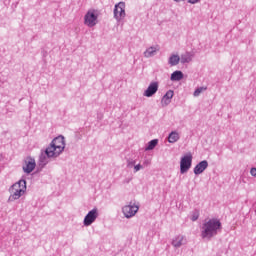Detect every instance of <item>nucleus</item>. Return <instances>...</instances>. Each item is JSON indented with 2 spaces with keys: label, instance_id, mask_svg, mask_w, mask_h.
I'll list each match as a JSON object with an SVG mask.
<instances>
[{
  "label": "nucleus",
  "instance_id": "f257e3e1",
  "mask_svg": "<svg viewBox=\"0 0 256 256\" xmlns=\"http://www.w3.org/2000/svg\"><path fill=\"white\" fill-rule=\"evenodd\" d=\"M65 149V141L63 137L54 138L48 148H46V155L48 157H57Z\"/></svg>",
  "mask_w": 256,
  "mask_h": 256
},
{
  "label": "nucleus",
  "instance_id": "f03ea898",
  "mask_svg": "<svg viewBox=\"0 0 256 256\" xmlns=\"http://www.w3.org/2000/svg\"><path fill=\"white\" fill-rule=\"evenodd\" d=\"M220 227V221H218L217 219H211L210 221L203 224V231L201 232V237L212 238L214 235H217V230H219Z\"/></svg>",
  "mask_w": 256,
  "mask_h": 256
},
{
  "label": "nucleus",
  "instance_id": "7ed1b4c3",
  "mask_svg": "<svg viewBox=\"0 0 256 256\" xmlns=\"http://www.w3.org/2000/svg\"><path fill=\"white\" fill-rule=\"evenodd\" d=\"M26 192V181L20 180L10 188V200H18Z\"/></svg>",
  "mask_w": 256,
  "mask_h": 256
},
{
  "label": "nucleus",
  "instance_id": "20e7f679",
  "mask_svg": "<svg viewBox=\"0 0 256 256\" xmlns=\"http://www.w3.org/2000/svg\"><path fill=\"white\" fill-rule=\"evenodd\" d=\"M97 12L95 10H90L84 16V25L87 27H95L97 25Z\"/></svg>",
  "mask_w": 256,
  "mask_h": 256
},
{
  "label": "nucleus",
  "instance_id": "39448f33",
  "mask_svg": "<svg viewBox=\"0 0 256 256\" xmlns=\"http://www.w3.org/2000/svg\"><path fill=\"white\" fill-rule=\"evenodd\" d=\"M114 17L118 21L125 17V2H119L114 8Z\"/></svg>",
  "mask_w": 256,
  "mask_h": 256
},
{
  "label": "nucleus",
  "instance_id": "423d86ee",
  "mask_svg": "<svg viewBox=\"0 0 256 256\" xmlns=\"http://www.w3.org/2000/svg\"><path fill=\"white\" fill-rule=\"evenodd\" d=\"M193 160V156L188 154L181 159V174H185L191 168V162Z\"/></svg>",
  "mask_w": 256,
  "mask_h": 256
},
{
  "label": "nucleus",
  "instance_id": "0eeeda50",
  "mask_svg": "<svg viewBox=\"0 0 256 256\" xmlns=\"http://www.w3.org/2000/svg\"><path fill=\"white\" fill-rule=\"evenodd\" d=\"M138 212V206H124L123 207V214L124 217H126L127 219H130L131 217H134Z\"/></svg>",
  "mask_w": 256,
  "mask_h": 256
},
{
  "label": "nucleus",
  "instance_id": "6e6552de",
  "mask_svg": "<svg viewBox=\"0 0 256 256\" xmlns=\"http://www.w3.org/2000/svg\"><path fill=\"white\" fill-rule=\"evenodd\" d=\"M97 219V209H92L84 218V225L91 226Z\"/></svg>",
  "mask_w": 256,
  "mask_h": 256
},
{
  "label": "nucleus",
  "instance_id": "1a4fd4ad",
  "mask_svg": "<svg viewBox=\"0 0 256 256\" xmlns=\"http://www.w3.org/2000/svg\"><path fill=\"white\" fill-rule=\"evenodd\" d=\"M35 167H36V162L34 161V159L27 158L26 161L24 162V166L22 167V169L24 170V172L29 174L33 172Z\"/></svg>",
  "mask_w": 256,
  "mask_h": 256
},
{
  "label": "nucleus",
  "instance_id": "9d476101",
  "mask_svg": "<svg viewBox=\"0 0 256 256\" xmlns=\"http://www.w3.org/2000/svg\"><path fill=\"white\" fill-rule=\"evenodd\" d=\"M159 89V84L157 82H152L147 90L145 91L144 95L146 97H152V95H155L157 93V90Z\"/></svg>",
  "mask_w": 256,
  "mask_h": 256
},
{
  "label": "nucleus",
  "instance_id": "9b49d317",
  "mask_svg": "<svg viewBox=\"0 0 256 256\" xmlns=\"http://www.w3.org/2000/svg\"><path fill=\"white\" fill-rule=\"evenodd\" d=\"M208 167V162L207 161H201L194 167V175H199L203 173Z\"/></svg>",
  "mask_w": 256,
  "mask_h": 256
},
{
  "label": "nucleus",
  "instance_id": "f8f14e48",
  "mask_svg": "<svg viewBox=\"0 0 256 256\" xmlns=\"http://www.w3.org/2000/svg\"><path fill=\"white\" fill-rule=\"evenodd\" d=\"M183 79V72L175 71L171 74V81H181Z\"/></svg>",
  "mask_w": 256,
  "mask_h": 256
},
{
  "label": "nucleus",
  "instance_id": "ddd939ff",
  "mask_svg": "<svg viewBox=\"0 0 256 256\" xmlns=\"http://www.w3.org/2000/svg\"><path fill=\"white\" fill-rule=\"evenodd\" d=\"M167 139L169 143H176L179 140V134L177 132H170Z\"/></svg>",
  "mask_w": 256,
  "mask_h": 256
},
{
  "label": "nucleus",
  "instance_id": "4468645a",
  "mask_svg": "<svg viewBox=\"0 0 256 256\" xmlns=\"http://www.w3.org/2000/svg\"><path fill=\"white\" fill-rule=\"evenodd\" d=\"M181 58H179L178 55H172L169 59V63L172 66L179 65V61Z\"/></svg>",
  "mask_w": 256,
  "mask_h": 256
},
{
  "label": "nucleus",
  "instance_id": "2eb2a0df",
  "mask_svg": "<svg viewBox=\"0 0 256 256\" xmlns=\"http://www.w3.org/2000/svg\"><path fill=\"white\" fill-rule=\"evenodd\" d=\"M158 142L159 141L157 139H153L152 141L148 142V146H147V148L145 150H147V151L154 150V148H155V146H157Z\"/></svg>",
  "mask_w": 256,
  "mask_h": 256
},
{
  "label": "nucleus",
  "instance_id": "dca6fc26",
  "mask_svg": "<svg viewBox=\"0 0 256 256\" xmlns=\"http://www.w3.org/2000/svg\"><path fill=\"white\" fill-rule=\"evenodd\" d=\"M157 51V48L150 47L144 52V57H153V53Z\"/></svg>",
  "mask_w": 256,
  "mask_h": 256
},
{
  "label": "nucleus",
  "instance_id": "f3484780",
  "mask_svg": "<svg viewBox=\"0 0 256 256\" xmlns=\"http://www.w3.org/2000/svg\"><path fill=\"white\" fill-rule=\"evenodd\" d=\"M207 91V87H200L198 89L195 90L194 92V97H199V95H201V93Z\"/></svg>",
  "mask_w": 256,
  "mask_h": 256
},
{
  "label": "nucleus",
  "instance_id": "a211bd4d",
  "mask_svg": "<svg viewBox=\"0 0 256 256\" xmlns=\"http://www.w3.org/2000/svg\"><path fill=\"white\" fill-rule=\"evenodd\" d=\"M183 238L177 237L176 240L172 241L174 247H180L182 245Z\"/></svg>",
  "mask_w": 256,
  "mask_h": 256
},
{
  "label": "nucleus",
  "instance_id": "6ab92c4d",
  "mask_svg": "<svg viewBox=\"0 0 256 256\" xmlns=\"http://www.w3.org/2000/svg\"><path fill=\"white\" fill-rule=\"evenodd\" d=\"M171 99L172 98H169V97H165V98H162V105L166 106V105H169L171 104Z\"/></svg>",
  "mask_w": 256,
  "mask_h": 256
},
{
  "label": "nucleus",
  "instance_id": "aec40b11",
  "mask_svg": "<svg viewBox=\"0 0 256 256\" xmlns=\"http://www.w3.org/2000/svg\"><path fill=\"white\" fill-rule=\"evenodd\" d=\"M200 217V213L198 211L193 213V216L191 217L192 221H196L198 220V218Z\"/></svg>",
  "mask_w": 256,
  "mask_h": 256
},
{
  "label": "nucleus",
  "instance_id": "412c9836",
  "mask_svg": "<svg viewBox=\"0 0 256 256\" xmlns=\"http://www.w3.org/2000/svg\"><path fill=\"white\" fill-rule=\"evenodd\" d=\"M173 95H175V93L172 90H169L168 92H166L164 97H173Z\"/></svg>",
  "mask_w": 256,
  "mask_h": 256
},
{
  "label": "nucleus",
  "instance_id": "4be33fe9",
  "mask_svg": "<svg viewBox=\"0 0 256 256\" xmlns=\"http://www.w3.org/2000/svg\"><path fill=\"white\" fill-rule=\"evenodd\" d=\"M181 61L182 63H189V61H191V58H185L182 56Z\"/></svg>",
  "mask_w": 256,
  "mask_h": 256
},
{
  "label": "nucleus",
  "instance_id": "5701e85b",
  "mask_svg": "<svg viewBox=\"0 0 256 256\" xmlns=\"http://www.w3.org/2000/svg\"><path fill=\"white\" fill-rule=\"evenodd\" d=\"M140 169H142V166L140 164L135 166V172L140 171Z\"/></svg>",
  "mask_w": 256,
  "mask_h": 256
},
{
  "label": "nucleus",
  "instance_id": "b1692460",
  "mask_svg": "<svg viewBox=\"0 0 256 256\" xmlns=\"http://www.w3.org/2000/svg\"><path fill=\"white\" fill-rule=\"evenodd\" d=\"M251 175L252 176H256V168H252L251 169Z\"/></svg>",
  "mask_w": 256,
  "mask_h": 256
},
{
  "label": "nucleus",
  "instance_id": "393cba45",
  "mask_svg": "<svg viewBox=\"0 0 256 256\" xmlns=\"http://www.w3.org/2000/svg\"><path fill=\"white\" fill-rule=\"evenodd\" d=\"M199 0H188V2H190L192 5H194V3H197Z\"/></svg>",
  "mask_w": 256,
  "mask_h": 256
},
{
  "label": "nucleus",
  "instance_id": "a878e982",
  "mask_svg": "<svg viewBox=\"0 0 256 256\" xmlns=\"http://www.w3.org/2000/svg\"><path fill=\"white\" fill-rule=\"evenodd\" d=\"M0 160H2V156L0 155Z\"/></svg>",
  "mask_w": 256,
  "mask_h": 256
}]
</instances>
